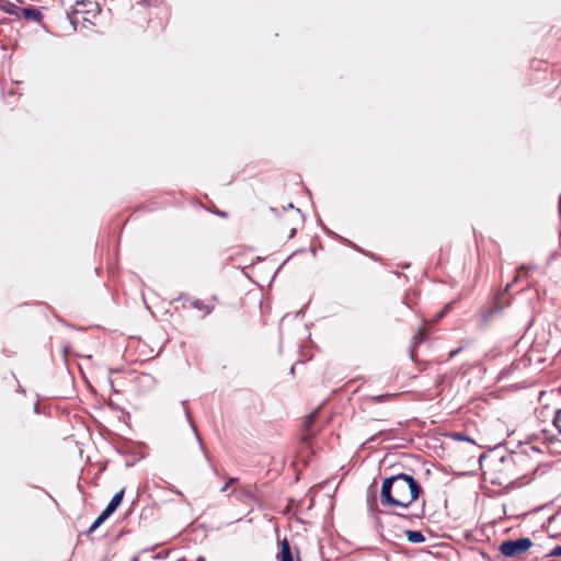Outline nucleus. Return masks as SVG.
Returning <instances> with one entry per match:
<instances>
[{
  "label": "nucleus",
  "mask_w": 561,
  "mask_h": 561,
  "mask_svg": "<svg viewBox=\"0 0 561 561\" xmlns=\"http://www.w3.org/2000/svg\"><path fill=\"white\" fill-rule=\"evenodd\" d=\"M237 481H238V478H230V479L227 481V483L221 488V490H220V491H221V492H226V491L228 490V488H229L231 484L236 483Z\"/></svg>",
  "instance_id": "13"
},
{
  "label": "nucleus",
  "mask_w": 561,
  "mask_h": 561,
  "mask_svg": "<svg viewBox=\"0 0 561 561\" xmlns=\"http://www.w3.org/2000/svg\"><path fill=\"white\" fill-rule=\"evenodd\" d=\"M131 561H138V557H134Z\"/></svg>",
  "instance_id": "21"
},
{
  "label": "nucleus",
  "mask_w": 561,
  "mask_h": 561,
  "mask_svg": "<svg viewBox=\"0 0 561 561\" xmlns=\"http://www.w3.org/2000/svg\"><path fill=\"white\" fill-rule=\"evenodd\" d=\"M192 307L204 312V314H209L213 310V306H209V305H206L203 300L201 299H194L192 301Z\"/></svg>",
  "instance_id": "7"
},
{
  "label": "nucleus",
  "mask_w": 561,
  "mask_h": 561,
  "mask_svg": "<svg viewBox=\"0 0 561 561\" xmlns=\"http://www.w3.org/2000/svg\"><path fill=\"white\" fill-rule=\"evenodd\" d=\"M296 233V229H291L290 237H293Z\"/></svg>",
  "instance_id": "20"
},
{
  "label": "nucleus",
  "mask_w": 561,
  "mask_h": 561,
  "mask_svg": "<svg viewBox=\"0 0 561 561\" xmlns=\"http://www.w3.org/2000/svg\"><path fill=\"white\" fill-rule=\"evenodd\" d=\"M453 437H454L455 439H457V440H467V442L473 443V440H472V439H470L469 437H466V436H465L463 434H461V433H455V434L453 435Z\"/></svg>",
  "instance_id": "11"
},
{
  "label": "nucleus",
  "mask_w": 561,
  "mask_h": 561,
  "mask_svg": "<svg viewBox=\"0 0 561 561\" xmlns=\"http://www.w3.org/2000/svg\"><path fill=\"white\" fill-rule=\"evenodd\" d=\"M549 557H560L561 556V545L554 547L548 554Z\"/></svg>",
  "instance_id": "12"
},
{
  "label": "nucleus",
  "mask_w": 561,
  "mask_h": 561,
  "mask_svg": "<svg viewBox=\"0 0 561 561\" xmlns=\"http://www.w3.org/2000/svg\"><path fill=\"white\" fill-rule=\"evenodd\" d=\"M552 423L553 426L557 428L558 433L561 435V409H558L556 411Z\"/></svg>",
  "instance_id": "9"
},
{
  "label": "nucleus",
  "mask_w": 561,
  "mask_h": 561,
  "mask_svg": "<svg viewBox=\"0 0 561 561\" xmlns=\"http://www.w3.org/2000/svg\"><path fill=\"white\" fill-rule=\"evenodd\" d=\"M244 496H252L251 492L247 491L244 492Z\"/></svg>",
  "instance_id": "19"
},
{
  "label": "nucleus",
  "mask_w": 561,
  "mask_h": 561,
  "mask_svg": "<svg viewBox=\"0 0 561 561\" xmlns=\"http://www.w3.org/2000/svg\"><path fill=\"white\" fill-rule=\"evenodd\" d=\"M22 15L26 20L35 22H39L43 18L42 12L35 8H22Z\"/></svg>",
  "instance_id": "5"
},
{
  "label": "nucleus",
  "mask_w": 561,
  "mask_h": 561,
  "mask_svg": "<svg viewBox=\"0 0 561 561\" xmlns=\"http://www.w3.org/2000/svg\"><path fill=\"white\" fill-rule=\"evenodd\" d=\"M512 369H513V366L511 365L510 368L507 370H503L501 374L502 375H508L512 373Z\"/></svg>",
  "instance_id": "17"
},
{
  "label": "nucleus",
  "mask_w": 561,
  "mask_h": 561,
  "mask_svg": "<svg viewBox=\"0 0 561 561\" xmlns=\"http://www.w3.org/2000/svg\"><path fill=\"white\" fill-rule=\"evenodd\" d=\"M182 405H183V409H184V414H185L186 420L188 421L190 425L192 426V428H193V431H194V433H195V435H196V437L198 439L199 445L204 448L203 442H202V439H201V437H199V435L197 433V430H196V427H195V425H194V423L192 421L191 413H190V410H188V408L186 405V402L183 401Z\"/></svg>",
  "instance_id": "8"
},
{
  "label": "nucleus",
  "mask_w": 561,
  "mask_h": 561,
  "mask_svg": "<svg viewBox=\"0 0 561 561\" xmlns=\"http://www.w3.org/2000/svg\"><path fill=\"white\" fill-rule=\"evenodd\" d=\"M317 414H318V412H317V411H313L312 413H310V414L306 417L305 423H304V426H305L306 428H309V427L312 425V423H313L314 419L317 417Z\"/></svg>",
  "instance_id": "10"
},
{
  "label": "nucleus",
  "mask_w": 561,
  "mask_h": 561,
  "mask_svg": "<svg viewBox=\"0 0 561 561\" xmlns=\"http://www.w3.org/2000/svg\"><path fill=\"white\" fill-rule=\"evenodd\" d=\"M533 541L529 538H520L518 540H505L502 541L499 550L507 558L516 557L523 552H526L533 547Z\"/></svg>",
  "instance_id": "2"
},
{
  "label": "nucleus",
  "mask_w": 561,
  "mask_h": 561,
  "mask_svg": "<svg viewBox=\"0 0 561 561\" xmlns=\"http://www.w3.org/2000/svg\"><path fill=\"white\" fill-rule=\"evenodd\" d=\"M405 535L410 542L421 543L425 541V536L419 530H407Z\"/></svg>",
  "instance_id": "6"
},
{
  "label": "nucleus",
  "mask_w": 561,
  "mask_h": 561,
  "mask_svg": "<svg viewBox=\"0 0 561 561\" xmlns=\"http://www.w3.org/2000/svg\"><path fill=\"white\" fill-rule=\"evenodd\" d=\"M391 397H392V396H389V394H382V396L375 397V398H374V400H375L376 402H382V401H385V400H387V399H389V398H391Z\"/></svg>",
  "instance_id": "14"
},
{
  "label": "nucleus",
  "mask_w": 561,
  "mask_h": 561,
  "mask_svg": "<svg viewBox=\"0 0 561 561\" xmlns=\"http://www.w3.org/2000/svg\"><path fill=\"white\" fill-rule=\"evenodd\" d=\"M449 308V305H446L445 309H448ZM446 312V310H443L442 313H440V317Z\"/></svg>",
  "instance_id": "18"
},
{
  "label": "nucleus",
  "mask_w": 561,
  "mask_h": 561,
  "mask_svg": "<svg viewBox=\"0 0 561 561\" xmlns=\"http://www.w3.org/2000/svg\"><path fill=\"white\" fill-rule=\"evenodd\" d=\"M417 337H419V342H421L426 339V333L422 329H420L417 332Z\"/></svg>",
  "instance_id": "15"
},
{
  "label": "nucleus",
  "mask_w": 561,
  "mask_h": 561,
  "mask_svg": "<svg viewBox=\"0 0 561 561\" xmlns=\"http://www.w3.org/2000/svg\"><path fill=\"white\" fill-rule=\"evenodd\" d=\"M421 493L420 483L411 474L401 472L383 479L380 489V504L388 512L407 517L408 515L400 511L409 508Z\"/></svg>",
  "instance_id": "1"
},
{
  "label": "nucleus",
  "mask_w": 561,
  "mask_h": 561,
  "mask_svg": "<svg viewBox=\"0 0 561 561\" xmlns=\"http://www.w3.org/2000/svg\"><path fill=\"white\" fill-rule=\"evenodd\" d=\"M141 1L148 5H154L158 2V0H141Z\"/></svg>",
  "instance_id": "16"
},
{
  "label": "nucleus",
  "mask_w": 561,
  "mask_h": 561,
  "mask_svg": "<svg viewBox=\"0 0 561 561\" xmlns=\"http://www.w3.org/2000/svg\"><path fill=\"white\" fill-rule=\"evenodd\" d=\"M124 490L117 492L107 506L102 511V513L98 516V518L92 523L89 528V533H93L101 524H103L119 506L123 501Z\"/></svg>",
  "instance_id": "3"
},
{
  "label": "nucleus",
  "mask_w": 561,
  "mask_h": 561,
  "mask_svg": "<svg viewBox=\"0 0 561 561\" xmlns=\"http://www.w3.org/2000/svg\"><path fill=\"white\" fill-rule=\"evenodd\" d=\"M279 561H294L290 545L286 538L280 541V551L277 554Z\"/></svg>",
  "instance_id": "4"
}]
</instances>
